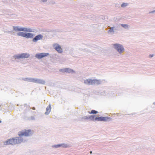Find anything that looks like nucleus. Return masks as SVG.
Returning <instances> with one entry per match:
<instances>
[{"mask_svg":"<svg viewBox=\"0 0 155 155\" xmlns=\"http://www.w3.org/2000/svg\"><path fill=\"white\" fill-rule=\"evenodd\" d=\"M23 141V139L21 137H16L15 138L9 139L4 142L5 144H15L21 143Z\"/></svg>","mask_w":155,"mask_h":155,"instance_id":"f257e3e1","label":"nucleus"},{"mask_svg":"<svg viewBox=\"0 0 155 155\" xmlns=\"http://www.w3.org/2000/svg\"><path fill=\"white\" fill-rule=\"evenodd\" d=\"M84 83L85 84L88 85H93L95 84H100L99 80L95 79L92 80L91 79H87L85 80L84 81Z\"/></svg>","mask_w":155,"mask_h":155,"instance_id":"f03ea898","label":"nucleus"},{"mask_svg":"<svg viewBox=\"0 0 155 155\" xmlns=\"http://www.w3.org/2000/svg\"><path fill=\"white\" fill-rule=\"evenodd\" d=\"M32 133L31 130H24L18 132V135L19 136H28L31 135Z\"/></svg>","mask_w":155,"mask_h":155,"instance_id":"7ed1b4c3","label":"nucleus"},{"mask_svg":"<svg viewBox=\"0 0 155 155\" xmlns=\"http://www.w3.org/2000/svg\"><path fill=\"white\" fill-rule=\"evenodd\" d=\"M18 36H21L26 38H32L33 37V35L31 33H26L24 32H19L17 34Z\"/></svg>","mask_w":155,"mask_h":155,"instance_id":"20e7f679","label":"nucleus"},{"mask_svg":"<svg viewBox=\"0 0 155 155\" xmlns=\"http://www.w3.org/2000/svg\"><path fill=\"white\" fill-rule=\"evenodd\" d=\"M13 28L14 30L16 31H24L26 32H31V31L30 29H28L24 28H19L18 27H14Z\"/></svg>","mask_w":155,"mask_h":155,"instance_id":"39448f33","label":"nucleus"},{"mask_svg":"<svg viewBox=\"0 0 155 155\" xmlns=\"http://www.w3.org/2000/svg\"><path fill=\"white\" fill-rule=\"evenodd\" d=\"M114 48L120 53L123 52L124 51V48L123 46L120 45L115 44L114 45Z\"/></svg>","mask_w":155,"mask_h":155,"instance_id":"423d86ee","label":"nucleus"},{"mask_svg":"<svg viewBox=\"0 0 155 155\" xmlns=\"http://www.w3.org/2000/svg\"><path fill=\"white\" fill-rule=\"evenodd\" d=\"M94 120L96 121H106L110 120V117H95Z\"/></svg>","mask_w":155,"mask_h":155,"instance_id":"0eeeda50","label":"nucleus"},{"mask_svg":"<svg viewBox=\"0 0 155 155\" xmlns=\"http://www.w3.org/2000/svg\"><path fill=\"white\" fill-rule=\"evenodd\" d=\"M48 55V54L47 53H39L36 54L35 57L38 59H41L44 57L47 56Z\"/></svg>","mask_w":155,"mask_h":155,"instance_id":"6e6552de","label":"nucleus"},{"mask_svg":"<svg viewBox=\"0 0 155 155\" xmlns=\"http://www.w3.org/2000/svg\"><path fill=\"white\" fill-rule=\"evenodd\" d=\"M54 47L58 52L61 53L62 52V49L59 45L55 44L54 45Z\"/></svg>","mask_w":155,"mask_h":155,"instance_id":"1a4fd4ad","label":"nucleus"},{"mask_svg":"<svg viewBox=\"0 0 155 155\" xmlns=\"http://www.w3.org/2000/svg\"><path fill=\"white\" fill-rule=\"evenodd\" d=\"M29 56V55L27 53H22L17 56L16 57L18 58H28Z\"/></svg>","mask_w":155,"mask_h":155,"instance_id":"9d476101","label":"nucleus"},{"mask_svg":"<svg viewBox=\"0 0 155 155\" xmlns=\"http://www.w3.org/2000/svg\"><path fill=\"white\" fill-rule=\"evenodd\" d=\"M43 38V36L41 35H38L35 36L33 39V42H35L38 40L41 39Z\"/></svg>","mask_w":155,"mask_h":155,"instance_id":"9b49d317","label":"nucleus"},{"mask_svg":"<svg viewBox=\"0 0 155 155\" xmlns=\"http://www.w3.org/2000/svg\"><path fill=\"white\" fill-rule=\"evenodd\" d=\"M51 109V106L50 104H49L46 108V112H45L46 114H48L50 112Z\"/></svg>","mask_w":155,"mask_h":155,"instance_id":"f8f14e48","label":"nucleus"},{"mask_svg":"<svg viewBox=\"0 0 155 155\" xmlns=\"http://www.w3.org/2000/svg\"><path fill=\"white\" fill-rule=\"evenodd\" d=\"M28 81L30 82H32L34 83H37L38 81L37 79H35L34 78H31L29 79Z\"/></svg>","mask_w":155,"mask_h":155,"instance_id":"ddd939ff","label":"nucleus"},{"mask_svg":"<svg viewBox=\"0 0 155 155\" xmlns=\"http://www.w3.org/2000/svg\"><path fill=\"white\" fill-rule=\"evenodd\" d=\"M88 113L90 114H96L98 112L95 110H92L90 112L89 111Z\"/></svg>","mask_w":155,"mask_h":155,"instance_id":"4468645a","label":"nucleus"},{"mask_svg":"<svg viewBox=\"0 0 155 155\" xmlns=\"http://www.w3.org/2000/svg\"><path fill=\"white\" fill-rule=\"evenodd\" d=\"M62 146L63 147H68V146L66 144H63V145L58 144L56 145V147H58Z\"/></svg>","mask_w":155,"mask_h":155,"instance_id":"2eb2a0df","label":"nucleus"},{"mask_svg":"<svg viewBox=\"0 0 155 155\" xmlns=\"http://www.w3.org/2000/svg\"><path fill=\"white\" fill-rule=\"evenodd\" d=\"M121 25L122 26L125 28H127L128 27V25L126 24H121Z\"/></svg>","mask_w":155,"mask_h":155,"instance_id":"dca6fc26","label":"nucleus"},{"mask_svg":"<svg viewBox=\"0 0 155 155\" xmlns=\"http://www.w3.org/2000/svg\"><path fill=\"white\" fill-rule=\"evenodd\" d=\"M127 3H124L122 4V5H121V6L122 7H124L127 6Z\"/></svg>","mask_w":155,"mask_h":155,"instance_id":"f3484780","label":"nucleus"},{"mask_svg":"<svg viewBox=\"0 0 155 155\" xmlns=\"http://www.w3.org/2000/svg\"><path fill=\"white\" fill-rule=\"evenodd\" d=\"M109 31L110 32H113L114 31V28L113 27L111 28Z\"/></svg>","mask_w":155,"mask_h":155,"instance_id":"a211bd4d","label":"nucleus"},{"mask_svg":"<svg viewBox=\"0 0 155 155\" xmlns=\"http://www.w3.org/2000/svg\"><path fill=\"white\" fill-rule=\"evenodd\" d=\"M68 70H69V69H68L66 68V69H65V71H68Z\"/></svg>","mask_w":155,"mask_h":155,"instance_id":"6ab92c4d","label":"nucleus"},{"mask_svg":"<svg viewBox=\"0 0 155 155\" xmlns=\"http://www.w3.org/2000/svg\"><path fill=\"white\" fill-rule=\"evenodd\" d=\"M153 55H150L149 56V57H150V58H151L152 57H153Z\"/></svg>","mask_w":155,"mask_h":155,"instance_id":"aec40b11","label":"nucleus"},{"mask_svg":"<svg viewBox=\"0 0 155 155\" xmlns=\"http://www.w3.org/2000/svg\"><path fill=\"white\" fill-rule=\"evenodd\" d=\"M46 1V0H43V2H45Z\"/></svg>","mask_w":155,"mask_h":155,"instance_id":"412c9836","label":"nucleus"},{"mask_svg":"<svg viewBox=\"0 0 155 155\" xmlns=\"http://www.w3.org/2000/svg\"><path fill=\"white\" fill-rule=\"evenodd\" d=\"M33 110H35V108L34 107H33Z\"/></svg>","mask_w":155,"mask_h":155,"instance_id":"4be33fe9","label":"nucleus"},{"mask_svg":"<svg viewBox=\"0 0 155 155\" xmlns=\"http://www.w3.org/2000/svg\"><path fill=\"white\" fill-rule=\"evenodd\" d=\"M90 153H92V151H91Z\"/></svg>","mask_w":155,"mask_h":155,"instance_id":"5701e85b","label":"nucleus"},{"mask_svg":"<svg viewBox=\"0 0 155 155\" xmlns=\"http://www.w3.org/2000/svg\"><path fill=\"white\" fill-rule=\"evenodd\" d=\"M1 122V121L0 120V123Z\"/></svg>","mask_w":155,"mask_h":155,"instance_id":"b1692460","label":"nucleus"}]
</instances>
